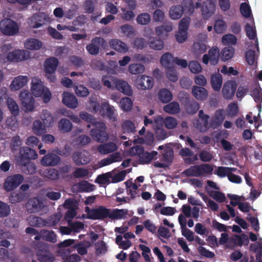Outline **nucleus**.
<instances>
[{
  "mask_svg": "<svg viewBox=\"0 0 262 262\" xmlns=\"http://www.w3.org/2000/svg\"><path fill=\"white\" fill-rule=\"evenodd\" d=\"M216 8V0H206L201 7V14L205 20L209 19L214 13Z\"/></svg>",
  "mask_w": 262,
  "mask_h": 262,
  "instance_id": "nucleus-13",
  "label": "nucleus"
},
{
  "mask_svg": "<svg viewBox=\"0 0 262 262\" xmlns=\"http://www.w3.org/2000/svg\"><path fill=\"white\" fill-rule=\"evenodd\" d=\"M97 149L100 153L105 155L117 150V146L115 143L108 142L99 145Z\"/></svg>",
  "mask_w": 262,
  "mask_h": 262,
  "instance_id": "nucleus-39",
  "label": "nucleus"
},
{
  "mask_svg": "<svg viewBox=\"0 0 262 262\" xmlns=\"http://www.w3.org/2000/svg\"><path fill=\"white\" fill-rule=\"evenodd\" d=\"M208 193L212 198L219 203L224 202L226 200L225 194L223 193L217 191V190H210V189L208 188Z\"/></svg>",
  "mask_w": 262,
  "mask_h": 262,
  "instance_id": "nucleus-58",
  "label": "nucleus"
},
{
  "mask_svg": "<svg viewBox=\"0 0 262 262\" xmlns=\"http://www.w3.org/2000/svg\"><path fill=\"white\" fill-rule=\"evenodd\" d=\"M30 92L35 97H41L45 103L49 102L51 99L52 94L49 89L46 87L41 80L38 78H32Z\"/></svg>",
  "mask_w": 262,
  "mask_h": 262,
  "instance_id": "nucleus-3",
  "label": "nucleus"
},
{
  "mask_svg": "<svg viewBox=\"0 0 262 262\" xmlns=\"http://www.w3.org/2000/svg\"><path fill=\"white\" fill-rule=\"evenodd\" d=\"M49 241L51 242L55 243L56 242V236L53 231L43 230L41 231L40 235H37L35 237L36 240H38L40 238Z\"/></svg>",
  "mask_w": 262,
  "mask_h": 262,
  "instance_id": "nucleus-46",
  "label": "nucleus"
},
{
  "mask_svg": "<svg viewBox=\"0 0 262 262\" xmlns=\"http://www.w3.org/2000/svg\"><path fill=\"white\" fill-rule=\"evenodd\" d=\"M116 243L120 248L124 250L128 249L132 246V242L129 239H125L121 235H117L116 238Z\"/></svg>",
  "mask_w": 262,
  "mask_h": 262,
  "instance_id": "nucleus-62",
  "label": "nucleus"
},
{
  "mask_svg": "<svg viewBox=\"0 0 262 262\" xmlns=\"http://www.w3.org/2000/svg\"><path fill=\"white\" fill-rule=\"evenodd\" d=\"M32 131L36 135H41L47 132V127L39 120L35 121L32 125Z\"/></svg>",
  "mask_w": 262,
  "mask_h": 262,
  "instance_id": "nucleus-44",
  "label": "nucleus"
},
{
  "mask_svg": "<svg viewBox=\"0 0 262 262\" xmlns=\"http://www.w3.org/2000/svg\"><path fill=\"white\" fill-rule=\"evenodd\" d=\"M235 54V49L232 47H227L223 48L220 53L221 59L226 61L232 59Z\"/></svg>",
  "mask_w": 262,
  "mask_h": 262,
  "instance_id": "nucleus-40",
  "label": "nucleus"
},
{
  "mask_svg": "<svg viewBox=\"0 0 262 262\" xmlns=\"http://www.w3.org/2000/svg\"><path fill=\"white\" fill-rule=\"evenodd\" d=\"M79 116L82 120L92 123L94 128L91 132V135L94 139L100 142H104L108 139V136L105 132L106 126L104 123L95 122L92 117L84 112H81Z\"/></svg>",
  "mask_w": 262,
  "mask_h": 262,
  "instance_id": "nucleus-2",
  "label": "nucleus"
},
{
  "mask_svg": "<svg viewBox=\"0 0 262 262\" xmlns=\"http://www.w3.org/2000/svg\"><path fill=\"white\" fill-rule=\"evenodd\" d=\"M129 172L128 170H122L118 173L114 170L110 172L111 173V182L115 183L123 181L127 173Z\"/></svg>",
  "mask_w": 262,
  "mask_h": 262,
  "instance_id": "nucleus-48",
  "label": "nucleus"
},
{
  "mask_svg": "<svg viewBox=\"0 0 262 262\" xmlns=\"http://www.w3.org/2000/svg\"><path fill=\"white\" fill-rule=\"evenodd\" d=\"M122 160V157L119 152H116L110 156L100 161L99 163V167H104L110 165L113 163L119 162Z\"/></svg>",
  "mask_w": 262,
  "mask_h": 262,
  "instance_id": "nucleus-36",
  "label": "nucleus"
},
{
  "mask_svg": "<svg viewBox=\"0 0 262 262\" xmlns=\"http://www.w3.org/2000/svg\"><path fill=\"white\" fill-rule=\"evenodd\" d=\"M220 52L217 48H213L209 50L207 54L203 57V62L207 64L210 63L212 65L216 64L219 60Z\"/></svg>",
  "mask_w": 262,
  "mask_h": 262,
  "instance_id": "nucleus-16",
  "label": "nucleus"
},
{
  "mask_svg": "<svg viewBox=\"0 0 262 262\" xmlns=\"http://www.w3.org/2000/svg\"><path fill=\"white\" fill-rule=\"evenodd\" d=\"M158 97L160 101L164 103L169 102L172 98L171 92L166 89H163L159 91Z\"/></svg>",
  "mask_w": 262,
  "mask_h": 262,
  "instance_id": "nucleus-54",
  "label": "nucleus"
},
{
  "mask_svg": "<svg viewBox=\"0 0 262 262\" xmlns=\"http://www.w3.org/2000/svg\"><path fill=\"white\" fill-rule=\"evenodd\" d=\"M211 84L215 91H220L223 83V78L220 74H213L211 77Z\"/></svg>",
  "mask_w": 262,
  "mask_h": 262,
  "instance_id": "nucleus-42",
  "label": "nucleus"
},
{
  "mask_svg": "<svg viewBox=\"0 0 262 262\" xmlns=\"http://www.w3.org/2000/svg\"><path fill=\"white\" fill-rule=\"evenodd\" d=\"M227 25L223 19H217L215 21L213 26L214 31L217 34H222L226 31Z\"/></svg>",
  "mask_w": 262,
  "mask_h": 262,
  "instance_id": "nucleus-52",
  "label": "nucleus"
},
{
  "mask_svg": "<svg viewBox=\"0 0 262 262\" xmlns=\"http://www.w3.org/2000/svg\"><path fill=\"white\" fill-rule=\"evenodd\" d=\"M121 126L123 133H134L136 131L135 124L130 120H125L122 123Z\"/></svg>",
  "mask_w": 262,
  "mask_h": 262,
  "instance_id": "nucleus-53",
  "label": "nucleus"
},
{
  "mask_svg": "<svg viewBox=\"0 0 262 262\" xmlns=\"http://www.w3.org/2000/svg\"><path fill=\"white\" fill-rule=\"evenodd\" d=\"M75 243V240L72 239H68L64 240L58 244V253L59 255V251L61 250H64L66 253H70L71 250L69 247Z\"/></svg>",
  "mask_w": 262,
  "mask_h": 262,
  "instance_id": "nucleus-57",
  "label": "nucleus"
},
{
  "mask_svg": "<svg viewBox=\"0 0 262 262\" xmlns=\"http://www.w3.org/2000/svg\"><path fill=\"white\" fill-rule=\"evenodd\" d=\"M164 111L170 114H174L180 112V107L179 104L176 102H172L163 107Z\"/></svg>",
  "mask_w": 262,
  "mask_h": 262,
  "instance_id": "nucleus-56",
  "label": "nucleus"
},
{
  "mask_svg": "<svg viewBox=\"0 0 262 262\" xmlns=\"http://www.w3.org/2000/svg\"><path fill=\"white\" fill-rule=\"evenodd\" d=\"M162 121L164 126L168 129H174L178 125L177 120L174 117L170 116L166 117Z\"/></svg>",
  "mask_w": 262,
  "mask_h": 262,
  "instance_id": "nucleus-64",
  "label": "nucleus"
},
{
  "mask_svg": "<svg viewBox=\"0 0 262 262\" xmlns=\"http://www.w3.org/2000/svg\"><path fill=\"white\" fill-rule=\"evenodd\" d=\"M201 0H185L183 2L184 11L186 13L191 14L194 12L195 9L200 8L201 6Z\"/></svg>",
  "mask_w": 262,
  "mask_h": 262,
  "instance_id": "nucleus-31",
  "label": "nucleus"
},
{
  "mask_svg": "<svg viewBox=\"0 0 262 262\" xmlns=\"http://www.w3.org/2000/svg\"><path fill=\"white\" fill-rule=\"evenodd\" d=\"M18 24L9 18L2 19L0 21V31L4 35L13 36L19 32Z\"/></svg>",
  "mask_w": 262,
  "mask_h": 262,
  "instance_id": "nucleus-7",
  "label": "nucleus"
},
{
  "mask_svg": "<svg viewBox=\"0 0 262 262\" xmlns=\"http://www.w3.org/2000/svg\"><path fill=\"white\" fill-rule=\"evenodd\" d=\"M70 253H66L64 250L59 251V256L61 257L63 262H78L80 260V257L77 254L69 255Z\"/></svg>",
  "mask_w": 262,
  "mask_h": 262,
  "instance_id": "nucleus-45",
  "label": "nucleus"
},
{
  "mask_svg": "<svg viewBox=\"0 0 262 262\" xmlns=\"http://www.w3.org/2000/svg\"><path fill=\"white\" fill-rule=\"evenodd\" d=\"M7 104L9 110L13 115L16 116L19 114V106L13 99L12 98H8L7 99Z\"/></svg>",
  "mask_w": 262,
  "mask_h": 262,
  "instance_id": "nucleus-55",
  "label": "nucleus"
},
{
  "mask_svg": "<svg viewBox=\"0 0 262 262\" xmlns=\"http://www.w3.org/2000/svg\"><path fill=\"white\" fill-rule=\"evenodd\" d=\"M174 59V58L171 54L166 53L162 56L160 59V62L163 67L168 68L172 63L173 62Z\"/></svg>",
  "mask_w": 262,
  "mask_h": 262,
  "instance_id": "nucleus-60",
  "label": "nucleus"
},
{
  "mask_svg": "<svg viewBox=\"0 0 262 262\" xmlns=\"http://www.w3.org/2000/svg\"><path fill=\"white\" fill-rule=\"evenodd\" d=\"M200 119L194 122V126L201 132L206 131L209 127L208 120L209 116L204 114L203 111L199 112Z\"/></svg>",
  "mask_w": 262,
  "mask_h": 262,
  "instance_id": "nucleus-25",
  "label": "nucleus"
},
{
  "mask_svg": "<svg viewBox=\"0 0 262 262\" xmlns=\"http://www.w3.org/2000/svg\"><path fill=\"white\" fill-rule=\"evenodd\" d=\"M110 46L114 50L119 52H126L128 50L126 45L118 39H112L109 42Z\"/></svg>",
  "mask_w": 262,
  "mask_h": 262,
  "instance_id": "nucleus-47",
  "label": "nucleus"
},
{
  "mask_svg": "<svg viewBox=\"0 0 262 262\" xmlns=\"http://www.w3.org/2000/svg\"><path fill=\"white\" fill-rule=\"evenodd\" d=\"M253 46V45H252ZM247 51L245 54L246 61L248 64L252 66L254 65L256 63V60L259 53V49L258 51L254 49V47H248L247 46Z\"/></svg>",
  "mask_w": 262,
  "mask_h": 262,
  "instance_id": "nucleus-30",
  "label": "nucleus"
},
{
  "mask_svg": "<svg viewBox=\"0 0 262 262\" xmlns=\"http://www.w3.org/2000/svg\"><path fill=\"white\" fill-rule=\"evenodd\" d=\"M154 130L155 138L157 140L162 141L168 137V134L159 124L153 129Z\"/></svg>",
  "mask_w": 262,
  "mask_h": 262,
  "instance_id": "nucleus-50",
  "label": "nucleus"
},
{
  "mask_svg": "<svg viewBox=\"0 0 262 262\" xmlns=\"http://www.w3.org/2000/svg\"><path fill=\"white\" fill-rule=\"evenodd\" d=\"M149 29H145L144 32V36L148 37V45L149 47L156 50H161L164 48V42L161 39L154 37H148V32Z\"/></svg>",
  "mask_w": 262,
  "mask_h": 262,
  "instance_id": "nucleus-22",
  "label": "nucleus"
},
{
  "mask_svg": "<svg viewBox=\"0 0 262 262\" xmlns=\"http://www.w3.org/2000/svg\"><path fill=\"white\" fill-rule=\"evenodd\" d=\"M90 107L94 112H97L99 111V114L101 115L106 116L113 121L116 120V116L114 115V107L110 105L107 102L102 103L100 108L99 104L97 103L95 98L91 97L90 98Z\"/></svg>",
  "mask_w": 262,
  "mask_h": 262,
  "instance_id": "nucleus-5",
  "label": "nucleus"
},
{
  "mask_svg": "<svg viewBox=\"0 0 262 262\" xmlns=\"http://www.w3.org/2000/svg\"><path fill=\"white\" fill-rule=\"evenodd\" d=\"M60 161L58 156L53 154L49 153L45 156L41 160V164L45 166H53L56 165Z\"/></svg>",
  "mask_w": 262,
  "mask_h": 262,
  "instance_id": "nucleus-27",
  "label": "nucleus"
},
{
  "mask_svg": "<svg viewBox=\"0 0 262 262\" xmlns=\"http://www.w3.org/2000/svg\"><path fill=\"white\" fill-rule=\"evenodd\" d=\"M40 118L43 124L47 128L52 126L54 123V118L51 114L47 110H43L41 114Z\"/></svg>",
  "mask_w": 262,
  "mask_h": 262,
  "instance_id": "nucleus-43",
  "label": "nucleus"
},
{
  "mask_svg": "<svg viewBox=\"0 0 262 262\" xmlns=\"http://www.w3.org/2000/svg\"><path fill=\"white\" fill-rule=\"evenodd\" d=\"M134 85L139 90H150L154 86V80L152 77L148 76L139 75L136 78Z\"/></svg>",
  "mask_w": 262,
  "mask_h": 262,
  "instance_id": "nucleus-12",
  "label": "nucleus"
},
{
  "mask_svg": "<svg viewBox=\"0 0 262 262\" xmlns=\"http://www.w3.org/2000/svg\"><path fill=\"white\" fill-rule=\"evenodd\" d=\"M246 33L248 37V40L247 41V46L248 47H253L252 45H253V47L256 49L257 51L258 50V39L256 36V32L255 27L253 26H250L248 24L246 25Z\"/></svg>",
  "mask_w": 262,
  "mask_h": 262,
  "instance_id": "nucleus-18",
  "label": "nucleus"
},
{
  "mask_svg": "<svg viewBox=\"0 0 262 262\" xmlns=\"http://www.w3.org/2000/svg\"><path fill=\"white\" fill-rule=\"evenodd\" d=\"M62 102L70 108H75L78 106V102L76 97L69 92L62 94Z\"/></svg>",
  "mask_w": 262,
  "mask_h": 262,
  "instance_id": "nucleus-26",
  "label": "nucleus"
},
{
  "mask_svg": "<svg viewBox=\"0 0 262 262\" xmlns=\"http://www.w3.org/2000/svg\"><path fill=\"white\" fill-rule=\"evenodd\" d=\"M29 81L27 76L19 75L15 77L12 80L9 85V89L12 91H17L26 85Z\"/></svg>",
  "mask_w": 262,
  "mask_h": 262,
  "instance_id": "nucleus-17",
  "label": "nucleus"
},
{
  "mask_svg": "<svg viewBox=\"0 0 262 262\" xmlns=\"http://www.w3.org/2000/svg\"><path fill=\"white\" fill-rule=\"evenodd\" d=\"M24 46L27 51H38L42 48L43 43L38 39L31 37L25 40Z\"/></svg>",
  "mask_w": 262,
  "mask_h": 262,
  "instance_id": "nucleus-21",
  "label": "nucleus"
},
{
  "mask_svg": "<svg viewBox=\"0 0 262 262\" xmlns=\"http://www.w3.org/2000/svg\"><path fill=\"white\" fill-rule=\"evenodd\" d=\"M190 22L189 17H184L179 22V29L176 34V39L179 43H183L187 38V30Z\"/></svg>",
  "mask_w": 262,
  "mask_h": 262,
  "instance_id": "nucleus-11",
  "label": "nucleus"
},
{
  "mask_svg": "<svg viewBox=\"0 0 262 262\" xmlns=\"http://www.w3.org/2000/svg\"><path fill=\"white\" fill-rule=\"evenodd\" d=\"M43 206L42 202L36 198L30 199L26 205L27 210L30 212L38 211Z\"/></svg>",
  "mask_w": 262,
  "mask_h": 262,
  "instance_id": "nucleus-33",
  "label": "nucleus"
},
{
  "mask_svg": "<svg viewBox=\"0 0 262 262\" xmlns=\"http://www.w3.org/2000/svg\"><path fill=\"white\" fill-rule=\"evenodd\" d=\"M222 42L225 45H235L237 43L236 37L231 34H227L223 36Z\"/></svg>",
  "mask_w": 262,
  "mask_h": 262,
  "instance_id": "nucleus-63",
  "label": "nucleus"
},
{
  "mask_svg": "<svg viewBox=\"0 0 262 262\" xmlns=\"http://www.w3.org/2000/svg\"><path fill=\"white\" fill-rule=\"evenodd\" d=\"M225 118V113L224 111L220 110L217 111L210 123L211 126L216 127L221 125Z\"/></svg>",
  "mask_w": 262,
  "mask_h": 262,
  "instance_id": "nucleus-41",
  "label": "nucleus"
},
{
  "mask_svg": "<svg viewBox=\"0 0 262 262\" xmlns=\"http://www.w3.org/2000/svg\"><path fill=\"white\" fill-rule=\"evenodd\" d=\"M43 20H47V16L43 13H35L28 18L27 23L33 28H39L42 25Z\"/></svg>",
  "mask_w": 262,
  "mask_h": 262,
  "instance_id": "nucleus-19",
  "label": "nucleus"
},
{
  "mask_svg": "<svg viewBox=\"0 0 262 262\" xmlns=\"http://www.w3.org/2000/svg\"><path fill=\"white\" fill-rule=\"evenodd\" d=\"M237 84L235 81L228 80L223 85L222 93L223 97L226 99H231L234 95Z\"/></svg>",
  "mask_w": 262,
  "mask_h": 262,
  "instance_id": "nucleus-15",
  "label": "nucleus"
},
{
  "mask_svg": "<svg viewBox=\"0 0 262 262\" xmlns=\"http://www.w3.org/2000/svg\"><path fill=\"white\" fill-rule=\"evenodd\" d=\"M102 82L104 85L109 89L116 88L118 90L127 95L132 94V90L128 83L122 80H118L112 76H102Z\"/></svg>",
  "mask_w": 262,
  "mask_h": 262,
  "instance_id": "nucleus-4",
  "label": "nucleus"
},
{
  "mask_svg": "<svg viewBox=\"0 0 262 262\" xmlns=\"http://www.w3.org/2000/svg\"><path fill=\"white\" fill-rule=\"evenodd\" d=\"M192 93L193 96L199 100H205L208 96L207 90L203 87L198 86H193L192 87Z\"/></svg>",
  "mask_w": 262,
  "mask_h": 262,
  "instance_id": "nucleus-37",
  "label": "nucleus"
},
{
  "mask_svg": "<svg viewBox=\"0 0 262 262\" xmlns=\"http://www.w3.org/2000/svg\"><path fill=\"white\" fill-rule=\"evenodd\" d=\"M73 158L77 164H84L90 161V154L85 150L75 152Z\"/></svg>",
  "mask_w": 262,
  "mask_h": 262,
  "instance_id": "nucleus-29",
  "label": "nucleus"
},
{
  "mask_svg": "<svg viewBox=\"0 0 262 262\" xmlns=\"http://www.w3.org/2000/svg\"><path fill=\"white\" fill-rule=\"evenodd\" d=\"M20 154L24 158L35 159L37 158V154L36 151L28 147L21 148Z\"/></svg>",
  "mask_w": 262,
  "mask_h": 262,
  "instance_id": "nucleus-51",
  "label": "nucleus"
},
{
  "mask_svg": "<svg viewBox=\"0 0 262 262\" xmlns=\"http://www.w3.org/2000/svg\"><path fill=\"white\" fill-rule=\"evenodd\" d=\"M86 218L92 220H101L107 217H109V209L103 206H99L97 208L90 209L88 207H85ZM86 217L85 215H82V218Z\"/></svg>",
  "mask_w": 262,
  "mask_h": 262,
  "instance_id": "nucleus-8",
  "label": "nucleus"
},
{
  "mask_svg": "<svg viewBox=\"0 0 262 262\" xmlns=\"http://www.w3.org/2000/svg\"><path fill=\"white\" fill-rule=\"evenodd\" d=\"M37 254L39 260L41 262H53L54 260V255L49 251H38Z\"/></svg>",
  "mask_w": 262,
  "mask_h": 262,
  "instance_id": "nucleus-49",
  "label": "nucleus"
},
{
  "mask_svg": "<svg viewBox=\"0 0 262 262\" xmlns=\"http://www.w3.org/2000/svg\"><path fill=\"white\" fill-rule=\"evenodd\" d=\"M157 155L158 152L157 151H152L149 152L143 149L138 158L139 162L142 164H147L154 159Z\"/></svg>",
  "mask_w": 262,
  "mask_h": 262,
  "instance_id": "nucleus-34",
  "label": "nucleus"
},
{
  "mask_svg": "<svg viewBox=\"0 0 262 262\" xmlns=\"http://www.w3.org/2000/svg\"><path fill=\"white\" fill-rule=\"evenodd\" d=\"M19 98L24 111L31 112L34 110L35 100L27 90L24 89L20 92Z\"/></svg>",
  "mask_w": 262,
  "mask_h": 262,
  "instance_id": "nucleus-9",
  "label": "nucleus"
},
{
  "mask_svg": "<svg viewBox=\"0 0 262 262\" xmlns=\"http://www.w3.org/2000/svg\"><path fill=\"white\" fill-rule=\"evenodd\" d=\"M12 48L10 44L5 45L2 47V53L0 54V60L13 62H20L27 61L31 58V53L25 49H15L9 51Z\"/></svg>",
  "mask_w": 262,
  "mask_h": 262,
  "instance_id": "nucleus-1",
  "label": "nucleus"
},
{
  "mask_svg": "<svg viewBox=\"0 0 262 262\" xmlns=\"http://www.w3.org/2000/svg\"><path fill=\"white\" fill-rule=\"evenodd\" d=\"M23 181V178L19 174L8 177L5 182V188L8 191L12 190L20 184Z\"/></svg>",
  "mask_w": 262,
  "mask_h": 262,
  "instance_id": "nucleus-20",
  "label": "nucleus"
},
{
  "mask_svg": "<svg viewBox=\"0 0 262 262\" xmlns=\"http://www.w3.org/2000/svg\"><path fill=\"white\" fill-rule=\"evenodd\" d=\"M59 129L63 133L69 132L72 130V125L71 122L67 119H62L58 123Z\"/></svg>",
  "mask_w": 262,
  "mask_h": 262,
  "instance_id": "nucleus-61",
  "label": "nucleus"
},
{
  "mask_svg": "<svg viewBox=\"0 0 262 262\" xmlns=\"http://www.w3.org/2000/svg\"><path fill=\"white\" fill-rule=\"evenodd\" d=\"M104 40L100 37H97L93 39L91 43L88 45L86 50L92 55L98 54L100 46L103 45Z\"/></svg>",
  "mask_w": 262,
  "mask_h": 262,
  "instance_id": "nucleus-28",
  "label": "nucleus"
},
{
  "mask_svg": "<svg viewBox=\"0 0 262 262\" xmlns=\"http://www.w3.org/2000/svg\"><path fill=\"white\" fill-rule=\"evenodd\" d=\"M213 170V167L207 164L191 166L184 171L187 176L200 177L211 174Z\"/></svg>",
  "mask_w": 262,
  "mask_h": 262,
  "instance_id": "nucleus-6",
  "label": "nucleus"
},
{
  "mask_svg": "<svg viewBox=\"0 0 262 262\" xmlns=\"http://www.w3.org/2000/svg\"><path fill=\"white\" fill-rule=\"evenodd\" d=\"M163 120V118L161 115H158L154 117V120L148 118L147 116L144 117V124L142 128L139 130L138 134L139 135H143L146 132L145 126H147L149 124H151L152 128L157 126L159 123L161 122Z\"/></svg>",
  "mask_w": 262,
  "mask_h": 262,
  "instance_id": "nucleus-24",
  "label": "nucleus"
},
{
  "mask_svg": "<svg viewBox=\"0 0 262 262\" xmlns=\"http://www.w3.org/2000/svg\"><path fill=\"white\" fill-rule=\"evenodd\" d=\"M63 206L68 209L65 215V220L68 222V224L70 225L72 220L76 215V209L77 207V203L73 199H70L64 202Z\"/></svg>",
  "mask_w": 262,
  "mask_h": 262,
  "instance_id": "nucleus-14",
  "label": "nucleus"
},
{
  "mask_svg": "<svg viewBox=\"0 0 262 262\" xmlns=\"http://www.w3.org/2000/svg\"><path fill=\"white\" fill-rule=\"evenodd\" d=\"M146 134L142 137H137L134 140V143L144 144L147 146H152L154 144L155 138L154 134L150 131L145 132Z\"/></svg>",
  "mask_w": 262,
  "mask_h": 262,
  "instance_id": "nucleus-23",
  "label": "nucleus"
},
{
  "mask_svg": "<svg viewBox=\"0 0 262 262\" xmlns=\"http://www.w3.org/2000/svg\"><path fill=\"white\" fill-rule=\"evenodd\" d=\"M183 213L187 217H192L195 220L200 216V209L197 207L192 208L188 205H184L182 207Z\"/></svg>",
  "mask_w": 262,
  "mask_h": 262,
  "instance_id": "nucleus-32",
  "label": "nucleus"
},
{
  "mask_svg": "<svg viewBox=\"0 0 262 262\" xmlns=\"http://www.w3.org/2000/svg\"><path fill=\"white\" fill-rule=\"evenodd\" d=\"M132 213L127 209H115L109 210V217L112 219H122L127 217V215H130Z\"/></svg>",
  "mask_w": 262,
  "mask_h": 262,
  "instance_id": "nucleus-35",
  "label": "nucleus"
},
{
  "mask_svg": "<svg viewBox=\"0 0 262 262\" xmlns=\"http://www.w3.org/2000/svg\"><path fill=\"white\" fill-rule=\"evenodd\" d=\"M206 49V46L204 43L195 42L193 44L192 52L195 57L197 58L200 54L205 52Z\"/></svg>",
  "mask_w": 262,
  "mask_h": 262,
  "instance_id": "nucleus-59",
  "label": "nucleus"
},
{
  "mask_svg": "<svg viewBox=\"0 0 262 262\" xmlns=\"http://www.w3.org/2000/svg\"><path fill=\"white\" fill-rule=\"evenodd\" d=\"M58 65V60L55 57H50L47 59L44 63V69L46 73V77L50 82H55L56 77L55 71Z\"/></svg>",
  "mask_w": 262,
  "mask_h": 262,
  "instance_id": "nucleus-10",
  "label": "nucleus"
},
{
  "mask_svg": "<svg viewBox=\"0 0 262 262\" xmlns=\"http://www.w3.org/2000/svg\"><path fill=\"white\" fill-rule=\"evenodd\" d=\"M184 11V8L180 5L173 6L169 11V17L173 20L178 19L181 17Z\"/></svg>",
  "mask_w": 262,
  "mask_h": 262,
  "instance_id": "nucleus-38",
  "label": "nucleus"
}]
</instances>
